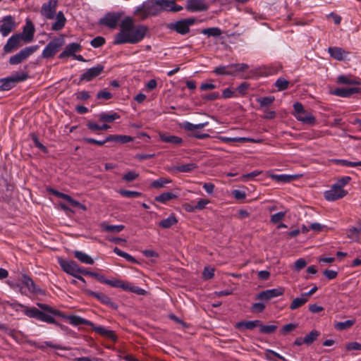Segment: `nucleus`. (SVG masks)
<instances>
[{
  "mask_svg": "<svg viewBox=\"0 0 361 361\" xmlns=\"http://www.w3.org/2000/svg\"><path fill=\"white\" fill-rule=\"evenodd\" d=\"M148 31L147 26L135 25L133 18L127 16L120 23V31L114 36V44L139 43L145 37Z\"/></svg>",
  "mask_w": 361,
  "mask_h": 361,
  "instance_id": "1",
  "label": "nucleus"
},
{
  "mask_svg": "<svg viewBox=\"0 0 361 361\" xmlns=\"http://www.w3.org/2000/svg\"><path fill=\"white\" fill-rule=\"evenodd\" d=\"M37 305L40 310L35 307H26L23 310L24 314L30 318H34L47 324H56L54 316L66 317L61 311L53 308L47 304L38 302Z\"/></svg>",
  "mask_w": 361,
  "mask_h": 361,
  "instance_id": "2",
  "label": "nucleus"
},
{
  "mask_svg": "<svg viewBox=\"0 0 361 361\" xmlns=\"http://www.w3.org/2000/svg\"><path fill=\"white\" fill-rule=\"evenodd\" d=\"M293 115L297 121L303 124L313 126L316 123V118L310 111L305 110L302 103L296 102L293 105Z\"/></svg>",
  "mask_w": 361,
  "mask_h": 361,
  "instance_id": "3",
  "label": "nucleus"
},
{
  "mask_svg": "<svg viewBox=\"0 0 361 361\" xmlns=\"http://www.w3.org/2000/svg\"><path fill=\"white\" fill-rule=\"evenodd\" d=\"M29 78L27 72H16L4 78L0 79V90L8 91L16 86L18 82H23Z\"/></svg>",
  "mask_w": 361,
  "mask_h": 361,
  "instance_id": "4",
  "label": "nucleus"
},
{
  "mask_svg": "<svg viewBox=\"0 0 361 361\" xmlns=\"http://www.w3.org/2000/svg\"><path fill=\"white\" fill-rule=\"evenodd\" d=\"M160 8L158 0H147L141 6L136 8L135 13H141L142 18H146L149 16H157L159 13Z\"/></svg>",
  "mask_w": 361,
  "mask_h": 361,
  "instance_id": "5",
  "label": "nucleus"
},
{
  "mask_svg": "<svg viewBox=\"0 0 361 361\" xmlns=\"http://www.w3.org/2000/svg\"><path fill=\"white\" fill-rule=\"evenodd\" d=\"M57 261L61 269L66 274L73 276L76 274H82L85 275V269L80 267L73 260H66L61 257H57Z\"/></svg>",
  "mask_w": 361,
  "mask_h": 361,
  "instance_id": "6",
  "label": "nucleus"
},
{
  "mask_svg": "<svg viewBox=\"0 0 361 361\" xmlns=\"http://www.w3.org/2000/svg\"><path fill=\"white\" fill-rule=\"evenodd\" d=\"M85 275L90 276L94 278L99 282L109 285L114 288H121L123 290H126V289L128 288V285L126 282H124L121 280H118V279H114V280L106 279H105L104 275L100 274L97 272L90 271H88L86 269V271L85 272Z\"/></svg>",
  "mask_w": 361,
  "mask_h": 361,
  "instance_id": "7",
  "label": "nucleus"
},
{
  "mask_svg": "<svg viewBox=\"0 0 361 361\" xmlns=\"http://www.w3.org/2000/svg\"><path fill=\"white\" fill-rule=\"evenodd\" d=\"M195 22V18H185L176 22H173L167 25V27L171 30H174L177 33L184 35L190 32V27Z\"/></svg>",
  "mask_w": 361,
  "mask_h": 361,
  "instance_id": "8",
  "label": "nucleus"
},
{
  "mask_svg": "<svg viewBox=\"0 0 361 361\" xmlns=\"http://www.w3.org/2000/svg\"><path fill=\"white\" fill-rule=\"evenodd\" d=\"M123 13L121 12H108L99 19V24L111 30L115 29Z\"/></svg>",
  "mask_w": 361,
  "mask_h": 361,
  "instance_id": "9",
  "label": "nucleus"
},
{
  "mask_svg": "<svg viewBox=\"0 0 361 361\" xmlns=\"http://www.w3.org/2000/svg\"><path fill=\"white\" fill-rule=\"evenodd\" d=\"M63 42L64 40L62 37H56L51 40L42 51V57L48 59L54 56L59 51V48L63 45Z\"/></svg>",
  "mask_w": 361,
  "mask_h": 361,
  "instance_id": "10",
  "label": "nucleus"
},
{
  "mask_svg": "<svg viewBox=\"0 0 361 361\" xmlns=\"http://www.w3.org/2000/svg\"><path fill=\"white\" fill-rule=\"evenodd\" d=\"M285 289L283 287H279L276 288L267 289L259 292L255 295V299L262 301H269V300L283 295Z\"/></svg>",
  "mask_w": 361,
  "mask_h": 361,
  "instance_id": "11",
  "label": "nucleus"
},
{
  "mask_svg": "<svg viewBox=\"0 0 361 361\" xmlns=\"http://www.w3.org/2000/svg\"><path fill=\"white\" fill-rule=\"evenodd\" d=\"M35 47H27L21 49L19 52L12 56L9 59V63L11 65H18L22 61L27 59L35 51Z\"/></svg>",
  "mask_w": 361,
  "mask_h": 361,
  "instance_id": "12",
  "label": "nucleus"
},
{
  "mask_svg": "<svg viewBox=\"0 0 361 361\" xmlns=\"http://www.w3.org/2000/svg\"><path fill=\"white\" fill-rule=\"evenodd\" d=\"M57 0H49L44 3L41 7V14L47 19H53L57 14L56 12Z\"/></svg>",
  "mask_w": 361,
  "mask_h": 361,
  "instance_id": "13",
  "label": "nucleus"
},
{
  "mask_svg": "<svg viewBox=\"0 0 361 361\" xmlns=\"http://www.w3.org/2000/svg\"><path fill=\"white\" fill-rule=\"evenodd\" d=\"M348 194L343 188H341L334 184L331 188L324 192V197L328 201H335L341 199Z\"/></svg>",
  "mask_w": 361,
  "mask_h": 361,
  "instance_id": "14",
  "label": "nucleus"
},
{
  "mask_svg": "<svg viewBox=\"0 0 361 361\" xmlns=\"http://www.w3.org/2000/svg\"><path fill=\"white\" fill-rule=\"evenodd\" d=\"M23 39V34H15L12 35L4 46L5 54L11 53L13 49L20 46L21 41Z\"/></svg>",
  "mask_w": 361,
  "mask_h": 361,
  "instance_id": "15",
  "label": "nucleus"
},
{
  "mask_svg": "<svg viewBox=\"0 0 361 361\" xmlns=\"http://www.w3.org/2000/svg\"><path fill=\"white\" fill-rule=\"evenodd\" d=\"M104 66L98 64L96 66L87 69L84 73L80 75V81L89 82L99 75L104 71Z\"/></svg>",
  "mask_w": 361,
  "mask_h": 361,
  "instance_id": "16",
  "label": "nucleus"
},
{
  "mask_svg": "<svg viewBox=\"0 0 361 361\" xmlns=\"http://www.w3.org/2000/svg\"><path fill=\"white\" fill-rule=\"evenodd\" d=\"M85 292L88 295L97 298L102 303L109 306V307L114 310L118 308V305L113 302L108 295L102 293L94 292L91 290H87Z\"/></svg>",
  "mask_w": 361,
  "mask_h": 361,
  "instance_id": "17",
  "label": "nucleus"
},
{
  "mask_svg": "<svg viewBox=\"0 0 361 361\" xmlns=\"http://www.w3.org/2000/svg\"><path fill=\"white\" fill-rule=\"evenodd\" d=\"M16 23L11 16H6L3 18L1 24L0 25V32L4 37L8 35V34L15 28Z\"/></svg>",
  "mask_w": 361,
  "mask_h": 361,
  "instance_id": "18",
  "label": "nucleus"
},
{
  "mask_svg": "<svg viewBox=\"0 0 361 361\" xmlns=\"http://www.w3.org/2000/svg\"><path fill=\"white\" fill-rule=\"evenodd\" d=\"M361 92V88L358 87H353L350 88L338 87L333 90L331 93L340 97L348 98L353 94Z\"/></svg>",
  "mask_w": 361,
  "mask_h": 361,
  "instance_id": "19",
  "label": "nucleus"
},
{
  "mask_svg": "<svg viewBox=\"0 0 361 361\" xmlns=\"http://www.w3.org/2000/svg\"><path fill=\"white\" fill-rule=\"evenodd\" d=\"M185 8L188 11L198 12L207 11L209 6L204 0H187Z\"/></svg>",
  "mask_w": 361,
  "mask_h": 361,
  "instance_id": "20",
  "label": "nucleus"
},
{
  "mask_svg": "<svg viewBox=\"0 0 361 361\" xmlns=\"http://www.w3.org/2000/svg\"><path fill=\"white\" fill-rule=\"evenodd\" d=\"M48 191L59 198L67 201L71 205L80 209H85V207L78 201L72 198L69 195L61 192L54 188H48Z\"/></svg>",
  "mask_w": 361,
  "mask_h": 361,
  "instance_id": "21",
  "label": "nucleus"
},
{
  "mask_svg": "<svg viewBox=\"0 0 361 361\" xmlns=\"http://www.w3.org/2000/svg\"><path fill=\"white\" fill-rule=\"evenodd\" d=\"M161 11L178 12L183 10V6L177 5L175 0H158Z\"/></svg>",
  "mask_w": 361,
  "mask_h": 361,
  "instance_id": "22",
  "label": "nucleus"
},
{
  "mask_svg": "<svg viewBox=\"0 0 361 361\" xmlns=\"http://www.w3.org/2000/svg\"><path fill=\"white\" fill-rule=\"evenodd\" d=\"M328 53L330 56L337 61L345 60L349 54V52L338 47H329L328 48Z\"/></svg>",
  "mask_w": 361,
  "mask_h": 361,
  "instance_id": "23",
  "label": "nucleus"
},
{
  "mask_svg": "<svg viewBox=\"0 0 361 361\" xmlns=\"http://www.w3.org/2000/svg\"><path fill=\"white\" fill-rule=\"evenodd\" d=\"M81 46L80 44L73 42L68 44L65 49L59 54L60 59H63L71 56H73L76 52L80 51Z\"/></svg>",
  "mask_w": 361,
  "mask_h": 361,
  "instance_id": "24",
  "label": "nucleus"
},
{
  "mask_svg": "<svg viewBox=\"0 0 361 361\" xmlns=\"http://www.w3.org/2000/svg\"><path fill=\"white\" fill-rule=\"evenodd\" d=\"M90 326L92 329L94 331L99 334V335L111 338L113 341L116 340V336L113 331L106 329L105 327L102 326H95L94 323L93 326Z\"/></svg>",
  "mask_w": 361,
  "mask_h": 361,
  "instance_id": "25",
  "label": "nucleus"
},
{
  "mask_svg": "<svg viewBox=\"0 0 361 361\" xmlns=\"http://www.w3.org/2000/svg\"><path fill=\"white\" fill-rule=\"evenodd\" d=\"M56 21L51 25V30L54 31L61 30L66 23V18L62 11H59L55 16Z\"/></svg>",
  "mask_w": 361,
  "mask_h": 361,
  "instance_id": "26",
  "label": "nucleus"
},
{
  "mask_svg": "<svg viewBox=\"0 0 361 361\" xmlns=\"http://www.w3.org/2000/svg\"><path fill=\"white\" fill-rule=\"evenodd\" d=\"M337 83L343 85H360L361 80L359 78H353L348 75H340L337 77Z\"/></svg>",
  "mask_w": 361,
  "mask_h": 361,
  "instance_id": "27",
  "label": "nucleus"
},
{
  "mask_svg": "<svg viewBox=\"0 0 361 361\" xmlns=\"http://www.w3.org/2000/svg\"><path fill=\"white\" fill-rule=\"evenodd\" d=\"M346 235L352 241L361 242V229L358 225L357 227H351L347 229Z\"/></svg>",
  "mask_w": 361,
  "mask_h": 361,
  "instance_id": "28",
  "label": "nucleus"
},
{
  "mask_svg": "<svg viewBox=\"0 0 361 361\" xmlns=\"http://www.w3.org/2000/svg\"><path fill=\"white\" fill-rule=\"evenodd\" d=\"M213 72L217 75H235L232 64L216 67Z\"/></svg>",
  "mask_w": 361,
  "mask_h": 361,
  "instance_id": "29",
  "label": "nucleus"
},
{
  "mask_svg": "<svg viewBox=\"0 0 361 361\" xmlns=\"http://www.w3.org/2000/svg\"><path fill=\"white\" fill-rule=\"evenodd\" d=\"M269 177L278 183H287L296 179V176L288 174H270Z\"/></svg>",
  "mask_w": 361,
  "mask_h": 361,
  "instance_id": "30",
  "label": "nucleus"
},
{
  "mask_svg": "<svg viewBox=\"0 0 361 361\" xmlns=\"http://www.w3.org/2000/svg\"><path fill=\"white\" fill-rule=\"evenodd\" d=\"M67 319L69 321V323L73 326H79V325H87V326H93V322L82 318L79 316L71 315L68 316Z\"/></svg>",
  "mask_w": 361,
  "mask_h": 361,
  "instance_id": "31",
  "label": "nucleus"
},
{
  "mask_svg": "<svg viewBox=\"0 0 361 361\" xmlns=\"http://www.w3.org/2000/svg\"><path fill=\"white\" fill-rule=\"evenodd\" d=\"M74 257L77 258L81 263L92 265L94 264V259L89 255L82 251L75 250Z\"/></svg>",
  "mask_w": 361,
  "mask_h": 361,
  "instance_id": "32",
  "label": "nucleus"
},
{
  "mask_svg": "<svg viewBox=\"0 0 361 361\" xmlns=\"http://www.w3.org/2000/svg\"><path fill=\"white\" fill-rule=\"evenodd\" d=\"M259 326H261V320L258 319L253 321H242L236 324L237 328H243L249 330H252L255 327H259Z\"/></svg>",
  "mask_w": 361,
  "mask_h": 361,
  "instance_id": "33",
  "label": "nucleus"
},
{
  "mask_svg": "<svg viewBox=\"0 0 361 361\" xmlns=\"http://www.w3.org/2000/svg\"><path fill=\"white\" fill-rule=\"evenodd\" d=\"M159 138L164 142L171 143L177 145H180L183 142V139L181 137L164 133L159 134Z\"/></svg>",
  "mask_w": 361,
  "mask_h": 361,
  "instance_id": "34",
  "label": "nucleus"
},
{
  "mask_svg": "<svg viewBox=\"0 0 361 361\" xmlns=\"http://www.w3.org/2000/svg\"><path fill=\"white\" fill-rule=\"evenodd\" d=\"M22 282L32 293H37L41 291V289L35 285L33 280L25 274L23 275Z\"/></svg>",
  "mask_w": 361,
  "mask_h": 361,
  "instance_id": "35",
  "label": "nucleus"
},
{
  "mask_svg": "<svg viewBox=\"0 0 361 361\" xmlns=\"http://www.w3.org/2000/svg\"><path fill=\"white\" fill-rule=\"evenodd\" d=\"M120 115L117 113L102 112L99 114V120L102 122H113L120 118Z\"/></svg>",
  "mask_w": 361,
  "mask_h": 361,
  "instance_id": "36",
  "label": "nucleus"
},
{
  "mask_svg": "<svg viewBox=\"0 0 361 361\" xmlns=\"http://www.w3.org/2000/svg\"><path fill=\"white\" fill-rule=\"evenodd\" d=\"M34 32L35 28L32 23L30 21H27L23 29V34L25 35L23 39L27 42H31L34 36Z\"/></svg>",
  "mask_w": 361,
  "mask_h": 361,
  "instance_id": "37",
  "label": "nucleus"
},
{
  "mask_svg": "<svg viewBox=\"0 0 361 361\" xmlns=\"http://www.w3.org/2000/svg\"><path fill=\"white\" fill-rule=\"evenodd\" d=\"M178 220L174 214H171L166 219H163L159 223V226L163 228H169L175 225Z\"/></svg>",
  "mask_w": 361,
  "mask_h": 361,
  "instance_id": "38",
  "label": "nucleus"
},
{
  "mask_svg": "<svg viewBox=\"0 0 361 361\" xmlns=\"http://www.w3.org/2000/svg\"><path fill=\"white\" fill-rule=\"evenodd\" d=\"M333 164L341 165L345 167H356L361 166V161H350L346 159H333L331 160Z\"/></svg>",
  "mask_w": 361,
  "mask_h": 361,
  "instance_id": "39",
  "label": "nucleus"
},
{
  "mask_svg": "<svg viewBox=\"0 0 361 361\" xmlns=\"http://www.w3.org/2000/svg\"><path fill=\"white\" fill-rule=\"evenodd\" d=\"M307 301L308 299L306 298L305 296H304V295L302 293L300 297L295 298L293 300L289 306V308L291 310H295L304 305Z\"/></svg>",
  "mask_w": 361,
  "mask_h": 361,
  "instance_id": "40",
  "label": "nucleus"
},
{
  "mask_svg": "<svg viewBox=\"0 0 361 361\" xmlns=\"http://www.w3.org/2000/svg\"><path fill=\"white\" fill-rule=\"evenodd\" d=\"M176 197H177V195L173 194V192H166L161 193V195H159L158 196H156L154 200H155V201H157L158 202L165 204L168 201L176 199Z\"/></svg>",
  "mask_w": 361,
  "mask_h": 361,
  "instance_id": "41",
  "label": "nucleus"
},
{
  "mask_svg": "<svg viewBox=\"0 0 361 361\" xmlns=\"http://www.w3.org/2000/svg\"><path fill=\"white\" fill-rule=\"evenodd\" d=\"M107 140H109L110 142L114 141L116 142L121 143H127L132 142L133 138L129 135H109L107 136Z\"/></svg>",
  "mask_w": 361,
  "mask_h": 361,
  "instance_id": "42",
  "label": "nucleus"
},
{
  "mask_svg": "<svg viewBox=\"0 0 361 361\" xmlns=\"http://www.w3.org/2000/svg\"><path fill=\"white\" fill-rule=\"evenodd\" d=\"M326 228V226H325L324 224H321L317 222H314V223L310 224L308 226V227H307L305 226H302V231H303V232H307L311 229L316 233H319V232L323 231Z\"/></svg>",
  "mask_w": 361,
  "mask_h": 361,
  "instance_id": "43",
  "label": "nucleus"
},
{
  "mask_svg": "<svg viewBox=\"0 0 361 361\" xmlns=\"http://www.w3.org/2000/svg\"><path fill=\"white\" fill-rule=\"evenodd\" d=\"M320 335V332L317 330H312L308 334L304 337L305 344L310 345L314 343Z\"/></svg>",
  "mask_w": 361,
  "mask_h": 361,
  "instance_id": "44",
  "label": "nucleus"
},
{
  "mask_svg": "<svg viewBox=\"0 0 361 361\" xmlns=\"http://www.w3.org/2000/svg\"><path fill=\"white\" fill-rule=\"evenodd\" d=\"M197 168V165L195 163H188L185 164H182L180 166H177L175 169L178 172L180 173H188L193 171L194 169Z\"/></svg>",
  "mask_w": 361,
  "mask_h": 361,
  "instance_id": "45",
  "label": "nucleus"
},
{
  "mask_svg": "<svg viewBox=\"0 0 361 361\" xmlns=\"http://www.w3.org/2000/svg\"><path fill=\"white\" fill-rule=\"evenodd\" d=\"M118 193L127 198H137L142 196V193L140 192L134 191V190H128L124 189H121L118 190Z\"/></svg>",
  "mask_w": 361,
  "mask_h": 361,
  "instance_id": "46",
  "label": "nucleus"
},
{
  "mask_svg": "<svg viewBox=\"0 0 361 361\" xmlns=\"http://www.w3.org/2000/svg\"><path fill=\"white\" fill-rule=\"evenodd\" d=\"M201 32L208 37H219L221 35V29L216 27L204 29Z\"/></svg>",
  "mask_w": 361,
  "mask_h": 361,
  "instance_id": "47",
  "label": "nucleus"
},
{
  "mask_svg": "<svg viewBox=\"0 0 361 361\" xmlns=\"http://www.w3.org/2000/svg\"><path fill=\"white\" fill-rule=\"evenodd\" d=\"M171 180L165 178H159L157 180H154L151 183V187L154 188H161L164 187L166 184L170 183Z\"/></svg>",
  "mask_w": 361,
  "mask_h": 361,
  "instance_id": "48",
  "label": "nucleus"
},
{
  "mask_svg": "<svg viewBox=\"0 0 361 361\" xmlns=\"http://www.w3.org/2000/svg\"><path fill=\"white\" fill-rule=\"evenodd\" d=\"M277 326L274 324L264 325L261 322V326H259V331L262 334H271L276 331Z\"/></svg>",
  "mask_w": 361,
  "mask_h": 361,
  "instance_id": "49",
  "label": "nucleus"
},
{
  "mask_svg": "<svg viewBox=\"0 0 361 361\" xmlns=\"http://www.w3.org/2000/svg\"><path fill=\"white\" fill-rule=\"evenodd\" d=\"M355 324V320H346L342 322H338L335 325V328L338 331H343L350 328Z\"/></svg>",
  "mask_w": 361,
  "mask_h": 361,
  "instance_id": "50",
  "label": "nucleus"
},
{
  "mask_svg": "<svg viewBox=\"0 0 361 361\" xmlns=\"http://www.w3.org/2000/svg\"><path fill=\"white\" fill-rule=\"evenodd\" d=\"M288 85L289 81L284 78H279L275 82V85L279 91L286 90L288 87Z\"/></svg>",
  "mask_w": 361,
  "mask_h": 361,
  "instance_id": "51",
  "label": "nucleus"
},
{
  "mask_svg": "<svg viewBox=\"0 0 361 361\" xmlns=\"http://www.w3.org/2000/svg\"><path fill=\"white\" fill-rule=\"evenodd\" d=\"M114 250L118 256H121V257L125 258L127 261L134 263V264L138 263V262L137 261V259H135V257H133L130 255L128 254L127 252L123 251L122 250Z\"/></svg>",
  "mask_w": 361,
  "mask_h": 361,
  "instance_id": "52",
  "label": "nucleus"
},
{
  "mask_svg": "<svg viewBox=\"0 0 361 361\" xmlns=\"http://www.w3.org/2000/svg\"><path fill=\"white\" fill-rule=\"evenodd\" d=\"M261 107H268L274 101V97H264L257 99Z\"/></svg>",
  "mask_w": 361,
  "mask_h": 361,
  "instance_id": "53",
  "label": "nucleus"
},
{
  "mask_svg": "<svg viewBox=\"0 0 361 361\" xmlns=\"http://www.w3.org/2000/svg\"><path fill=\"white\" fill-rule=\"evenodd\" d=\"M298 326V324L296 323H289L286 325H284L281 329L280 330V332L283 335H286L293 331H294Z\"/></svg>",
  "mask_w": 361,
  "mask_h": 361,
  "instance_id": "54",
  "label": "nucleus"
},
{
  "mask_svg": "<svg viewBox=\"0 0 361 361\" xmlns=\"http://www.w3.org/2000/svg\"><path fill=\"white\" fill-rule=\"evenodd\" d=\"M139 174L135 171H130L125 173L122 179L126 182H131L138 178Z\"/></svg>",
  "mask_w": 361,
  "mask_h": 361,
  "instance_id": "55",
  "label": "nucleus"
},
{
  "mask_svg": "<svg viewBox=\"0 0 361 361\" xmlns=\"http://www.w3.org/2000/svg\"><path fill=\"white\" fill-rule=\"evenodd\" d=\"M124 228L123 225H106L104 226V229L106 231L111 233H119Z\"/></svg>",
  "mask_w": 361,
  "mask_h": 361,
  "instance_id": "56",
  "label": "nucleus"
},
{
  "mask_svg": "<svg viewBox=\"0 0 361 361\" xmlns=\"http://www.w3.org/2000/svg\"><path fill=\"white\" fill-rule=\"evenodd\" d=\"M105 39L103 37L98 36L92 39L90 42V44L94 48H99L105 44Z\"/></svg>",
  "mask_w": 361,
  "mask_h": 361,
  "instance_id": "57",
  "label": "nucleus"
},
{
  "mask_svg": "<svg viewBox=\"0 0 361 361\" xmlns=\"http://www.w3.org/2000/svg\"><path fill=\"white\" fill-rule=\"evenodd\" d=\"M266 356L268 360H275V358L281 359L283 361H286V359L282 355H279V353L274 352L272 350H267L266 351Z\"/></svg>",
  "mask_w": 361,
  "mask_h": 361,
  "instance_id": "58",
  "label": "nucleus"
},
{
  "mask_svg": "<svg viewBox=\"0 0 361 361\" xmlns=\"http://www.w3.org/2000/svg\"><path fill=\"white\" fill-rule=\"evenodd\" d=\"M286 212H279L271 216V222L273 224L279 223L286 216Z\"/></svg>",
  "mask_w": 361,
  "mask_h": 361,
  "instance_id": "59",
  "label": "nucleus"
},
{
  "mask_svg": "<svg viewBox=\"0 0 361 361\" xmlns=\"http://www.w3.org/2000/svg\"><path fill=\"white\" fill-rule=\"evenodd\" d=\"M113 97L112 94L107 91L106 90H103L97 92V99H104L109 100L111 99Z\"/></svg>",
  "mask_w": 361,
  "mask_h": 361,
  "instance_id": "60",
  "label": "nucleus"
},
{
  "mask_svg": "<svg viewBox=\"0 0 361 361\" xmlns=\"http://www.w3.org/2000/svg\"><path fill=\"white\" fill-rule=\"evenodd\" d=\"M265 307L266 306L264 303L255 302L252 305L250 310L253 313H261L264 310Z\"/></svg>",
  "mask_w": 361,
  "mask_h": 361,
  "instance_id": "61",
  "label": "nucleus"
},
{
  "mask_svg": "<svg viewBox=\"0 0 361 361\" xmlns=\"http://www.w3.org/2000/svg\"><path fill=\"white\" fill-rule=\"evenodd\" d=\"M350 180L351 178L350 176H343L338 179L334 184L341 188H343Z\"/></svg>",
  "mask_w": 361,
  "mask_h": 361,
  "instance_id": "62",
  "label": "nucleus"
},
{
  "mask_svg": "<svg viewBox=\"0 0 361 361\" xmlns=\"http://www.w3.org/2000/svg\"><path fill=\"white\" fill-rule=\"evenodd\" d=\"M214 276V269L209 267H205L203 272L202 276L204 279H211Z\"/></svg>",
  "mask_w": 361,
  "mask_h": 361,
  "instance_id": "63",
  "label": "nucleus"
},
{
  "mask_svg": "<svg viewBox=\"0 0 361 361\" xmlns=\"http://www.w3.org/2000/svg\"><path fill=\"white\" fill-rule=\"evenodd\" d=\"M345 348L348 351L361 350V344L358 342H350L346 343Z\"/></svg>",
  "mask_w": 361,
  "mask_h": 361,
  "instance_id": "64",
  "label": "nucleus"
}]
</instances>
